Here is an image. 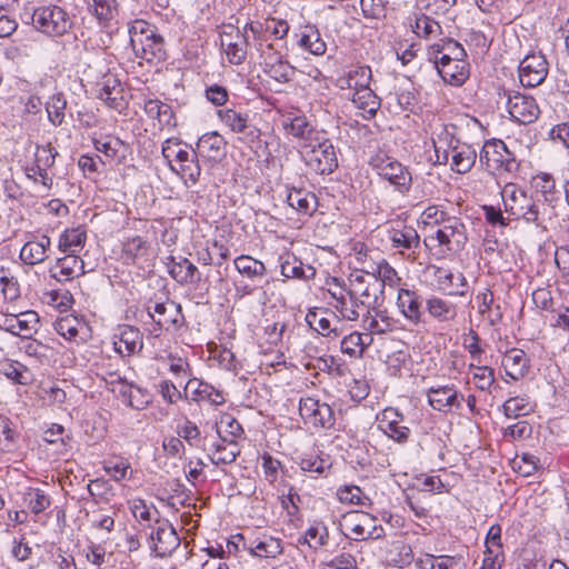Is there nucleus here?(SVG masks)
<instances>
[{
    "label": "nucleus",
    "mask_w": 569,
    "mask_h": 569,
    "mask_svg": "<svg viewBox=\"0 0 569 569\" xmlns=\"http://www.w3.org/2000/svg\"><path fill=\"white\" fill-rule=\"evenodd\" d=\"M369 164L381 178L393 186L397 191L402 194L409 192L412 177L408 168L401 162L385 152H378L371 157Z\"/></svg>",
    "instance_id": "1"
},
{
    "label": "nucleus",
    "mask_w": 569,
    "mask_h": 569,
    "mask_svg": "<svg viewBox=\"0 0 569 569\" xmlns=\"http://www.w3.org/2000/svg\"><path fill=\"white\" fill-rule=\"evenodd\" d=\"M32 23L36 29L49 36H62L72 26L67 11L58 6L37 8L32 14Z\"/></svg>",
    "instance_id": "2"
},
{
    "label": "nucleus",
    "mask_w": 569,
    "mask_h": 569,
    "mask_svg": "<svg viewBox=\"0 0 569 569\" xmlns=\"http://www.w3.org/2000/svg\"><path fill=\"white\" fill-rule=\"evenodd\" d=\"M220 121L232 132L240 134L239 139L251 149L259 148L261 131L250 123L249 114L236 109L226 108L218 111Z\"/></svg>",
    "instance_id": "3"
},
{
    "label": "nucleus",
    "mask_w": 569,
    "mask_h": 569,
    "mask_svg": "<svg viewBox=\"0 0 569 569\" xmlns=\"http://www.w3.org/2000/svg\"><path fill=\"white\" fill-rule=\"evenodd\" d=\"M481 164L489 171L516 172L519 163L513 153L508 150L506 143L501 140L487 141L479 156Z\"/></svg>",
    "instance_id": "4"
},
{
    "label": "nucleus",
    "mask_w": 569,
    "mask_h": 569,
    "mask_svg": "<svg viewBox=\"0 0 569 569\" xmlns=\"http://www.w3.org/2000/svg\"><path fill=\"white\" fill-rule=\"evenodd\" d=\"M313 140L317 143H310V149L305 151L306 163L317 173H331L338 167L333 144L329 139Z\"/></svg>",
    "instance_id": "5"
},
{
    "label": "nucleus",
    "mask_w": 569,
    "mask_h": 569,
    "mask_svg": "<svg viewBox=\"0 0 569 569\" xmlns=\"http://www.w3.org/2000/svg\"><path fill=\"white\" fill-rule=\"evenodd\" d=\"M350 282L348 295L351 300H358L361 307L367 309L376 308L381 303L383 283L376 276L371 274L369 280L363 276H356Z\"/></svg>",
    "instance_id": "6"
},
{
    "label": "nucleus",
    "mask_w": 569,
    "mask_h": 569,
    "mask_svg": "<svg viewBox=\"0 0 569 569\" xmlns=\"http://www.w3.org/2000/svg\"><path fill=\"white\" fill-rule=\"evenodd\" d=\"M154 523L149 536L150 548L157 557H168L180 546V537L169 520L156 519Z\"/></svg>",
    "instance_id": "7"
},
{
    "label": "nucleus",
    "mask_w": 569,
    "mask_h": 569,
    "mask_svg": "<svg viewBox=\"0 0 569 569\" xmlns=\"http://www.w3.org/2000/svg\"><path fill=\"white\" fill-rule=\"evenodd\" d=\"M299 415L305 423L312 425L316 428L330 429L336 422L332 408L328 403L320 402L311 397L300 398Z\"/></svg>",
    "instance_id": "8"
},
{
    "label": "nucleus",
    "mask_w": 569,
    "mask_h": 569,
    "mask_svg": "<svg viewBox=\"0 0 569 569\" xmlns=\"http://www.w3.org/2000/svg\"><path fill=\"white\" fill-rule=\"evenodd\" d=\"M148 316L153 320L157 330L177 329L183 323L181 306L167 299L163 302H149Z\"/></svg>",
    "instance_id": "9"
},
{
    "label": "nucleus",
    "mask_w": 569,
    "mask_h": 569,
    "mask_svg": "<svg viewBox=\"0 0 569 569\" xmlns=\"http://www.w3.org/2000/svg\"><path fill=\"white\" fill-rule=\"evenodd\" d=\"M427 398L432 409L443 413L461 410L465 401L455 385L432 386L427 390Z\"/></svg>",
    "instance_id": "10"
},
{
    "label": "nucleus",
    "mask_w": 569,
    "mask_h": 569,
    "mask_svg": "<svg viewBox=\"0 0 569 569\" xmlns=\"http://www.w3.org/2000/svg\"><path fill=\"white\" fill-rule=\"evenodd\" d=\"M503 94L507 97L508 112L515 121L529 124L538 119L540 109L535 98L511 91H505Z\"/></svg>",
    "instance_id": "11"
},
{
    "label": "nucleus",
    "mask_w": 569,
    "mask_h": 569,
    "mask_svg": "<svg viewBox=\"0 0 569 569\" xmlns=\"http://www.w3.org/2000/svg\"><path fill=\"white\" fill-rule=\"evenodd\" d=\"M87 11L109 36L117 30L119 3L117 0H87Z\"/></svg>",
    "instance_id": "12"
},
{
    "label": "nucleus",
    "mask_w": 569,
    "mask_h": 569,
    "mask_svg": "<svg viewBox=\"0 0 569 569\" xmlns=\"http://www.w3.org/2000/svg\"><path fill=\"white\" fill-rule=\"evenodd\" d=\"M548 74V62L543 54L531 53L519 64V78L522 86L535 88L541 84Z\"/></svg>",
    "instance_id": "13"
},
{
    "label": "nucleus",
    "mask_w": 569,
    "mask_h": 569,
    "mask_svg": "<svg viewBox=\"0 0 569 569\" xmlns=\"http://www.w3.org/2000/svg\"><path fill=\"white\" fill-rule=\"evenodd\" d=\"M436 239L448 251H458L467 242L466 227L457 217H449L436 231Z\"/></svg>",
    "instance_id": "14"
},
{
    "label": "nucleus",
    "mask_w": 569,
    "mask_h": 569,
    "mask_svg": "<svg viewBox=\"0 0 569 569\" xmlns=\"http://www.w3.org/2000/svg\"><path fill=\"white\" fill-rule=\"evenodd\" d=\"M457 127L452 123L440 124L432 132L436 163L447 164L450 153L462 142L456 137Z\"/></svg>",
    "instance_id": "15"
},
{
    "label": "nucleus",
    "mask_w": 569,
    "mask_h": 569,
    "mask_svg": "<svg viewBox=\"0 0 569 569\" xmlns=\"http://www.w3.org/2000/svg\"><path fill=\"white\" fill-rule=\"evenodd\" d=\"M113 348L121 359L139 353L143 348L141 331L133 326L122 325L113 335Z\"/></svg>",
    "instance_id": "16"
},
{
    "label": "nucleus",
    "mask_w": 569,
    "mask_h": 569,
    "mask_svg": "<svg viewBox=\"0 0 569 569\" xmlns=\"http://www.w3.org/2000/svg\"><path fill=\"white\" fill-rule=\"evenodd\" d=\"M388 239L392 248L397 249L401 254L409 252L408 256H410L420 246V236L417 230L412 226H407L400 221L388 229Z\"/></svg>",
    "instance_id": "17"
},
{
    "label": "nucleus",
    "mask_w": 569,
    "mask_h": 569,
    "mask_svg": "<svg viewBox=\"0 0 569 569\" xmlns=\"http://www.w3.org/2000/svg\"><path fill=\"white\" fill-rule=\"evenodd\" d=\"M184 398L193 402L207 401L213 406H221L226 401L221 390L197 378L187 381L184 386Z\"/></svg>",
    "instance_id": "18"
},
{
    "label": "nucleus",
    "mask_w": 569,
    "mask_h": 569,
    "mask_svg": "<svg viewBox=\"0 0 569 569\" xmlns=\"http://www.w3.org/2000/svg\"><path fill=\"white\" fill-rule=\"evenodd\" d=\"M167 260L168 272L179 284H196L201 281L200 271L189 259L169 256Z\"/></svg>",
    "instance_id": "19"
},
{
    "label": "nucleus",
    "mask_w": 569,
    "mask_h": 569,
    "mask_svg": "<svg viewBox=\"0 0 569 569\" xmlns=\"http://www.w3.org/2000/svg\"><path fill=\"white\" fill-rule=\"evenodd\" d=\"M84 273V262L77 254H67L57 259L56 263L49 269V274L58 282H68Z\"/></svg>",
    "instance_id": "20"
},
{
    "label": "nucleus",
    "mask_w": 569,
    "mask_h": 569,
    "mask_svg": "<svg viewBox=\"0 0 569 569\" xmlns=\"http://www.w3.org/2000/svg\"><path fill=\"white\" fill-rule=\"evenodd\" d=\"M435 67L441 79L452 86H461L469 77V63L466 60H450L447 56H440Z\"/></svg>",
    "instance_id": "21"
},
{
    "label": "nucleus",
    "mask_w": 569,
    "mask_h": 569,
    "mask_svg": "<svg viewBox=\"0 0 569 569\" xmlns=\"http://www.w3.org/2000/svg\"><path fill=\"white\" fill-rule=\"evenodd\" d=\"M131 48L136 58L149 63L160 62L166 58L163 38L157 32L153 33V37L147 36L142 40H136Z\"/></svg>",
    "instance_id": "22"
},
{
    "label": "nucleus",
    "mask_w": 569,
    "mask_h": 569,
    "mask_svg": "<svg viewBox=\"0 0 569 569\" xmlns=\"http://www.w3.org/2000/svg\"><path fill=\"white\" fill-rule=\"evenodd\" d=\"M227 141L218 132H208L201 136L196 146V152L199 157L218 162L226 157Z\"/></svg>",
    "instance_id": "23"
},
{
    "label": "nucleus",
    "mask_w": 569,
    "mask_h": 569,
    "mask_svg": "<svg viewBox=\"0 0 569 569\" xmlns=\"http://www.w3.org/2000/svg\"><path fill=\"white\" fill-rule=\"evenodd\" d=\"M403 416L393 408H388L382 412L379 428L391 439L399 443L408 441L410 429L403 425Z\"/></svg>",
    "instance_id": "24"
},
{
    "label": "nucleus",
    "mask_w": 569,
    "mask_h": 569,
    "mask_svg": "<svg viewBox=\"0 0 569 569\" xmlns=\"http://www.w3.org/2000/svg\"><path fill=\"white\" fill-rule=\"evenodd\" d=\"M398 307L402 316L413 326L423 323L422 298L413 290L400 289Z\"/></svg>",
    "instance_id": "25"
},
{
    "label": "nucleus",
    "mask_w": 569,
    "mask_h": 569,
    "mask_svg": "<svg viewBox=\"0 0 569 569\" xmlns=\"http://www.w3.org/2000/svg\"><path fill=\"white\" fill-rule=\"evenodd\" d=\"M517 219H523L526 222L533 223L538 228L546 230L547 223L552 219V208L548 203L535 200L529 196Z\"/></svg>",
    "instance_id": "26"
},
{
    "label": "nucleus",
    "mask_w": 569,
    "mask_h": 569,
    "mask_svg": "<svg viewBox=\"0 0 569 569\" xmlns=\"http://www.w3.org/2000/svg\"><path fill=\"white\" fill-rule=\"evenodd\" d=\"M98 98L108 107L119 109L123 100V88L120 80L111 73L104 74L98 82Z\"/></svg>",
    "instance_id": "27"
},
{
    "label": "nucleus",
    "mask_w": 569,
    "mask_h": 569,
    "mask_svg": "<svg viewBox=\"0 0 569 569\" xmlns=\"http://www.w3.org/2000/svg\"><path fill=\"white\" fill-rule=\"evenodd\" d=\"M281 274L286 279L308 280L315 277L316 269L310 264H305L292 253H283L279 257Z\"/></svg>",
    "instance_id": "28"
},
{
    "label": "nucleus",
    "mask_w": 569,
    "mask_h": 569,
    "mask_svg": "<svg viewBox=\"0 0 569 569\" xmlns=\"http://www.w3.org/2000/svg\"><path fill=\"white\" fill-rule=\"evenodd\" d=\"M262 56L263 71L270 78L281 83L289 82L292 79L296 69L287 60H283L281 56L276 53L266 56L264 51L262 52Z\"/></svg>",
    "instance_id": "29"
},
{
    "label": "nucleus",
    "mask_w": 569,
    "mask_h": 569,
    "mask_svg": "<svg viewBox=\"0 0 569 569\" xmlns=\"http://www.w3.org/2000/svg\"><path fill=\"white\" fill-rule=\"evenodd\" d=\"M198 157L193 149H187L181 160L171 166V170L179 174L186 183L189 181L194 184L201 174Z\"/></svg>",
    "instance_id": "30"
},
{
    "label": "nucleus",
    "mask_w": 569,
    "mask_h": 569,
    "mask_svg": "<svg viewBox=\"0 0 569 569\" xmlns=\"http://www.w3.org/2000/svg\"><path fill=\"white\" fill-rule=\"evenodd\" d=\"M501 365L506 375L513 380H519L529 370V359L526 352L518 348L506 351Z\"/></svg>",
    "instance_id": "31"
},
{
    "label": "nucleus",
    "mask_w": 569,
    "mask_h": 569,
    "mask_svg": "<svg viewBox=\"0 0 569 569\" xmlns=\"http://www.w3.org/2000/svg\"><path fill=\"white\" fill-rule=\"evenodd\" d=\"M427 56L430 61L438 63L439 56H447L450 60H465L467 57L463 47L453 39L446 38L428 47Z\"/></svg>",
    "instance_id": "32"
},
{
    "label": "nucleus",
    "mask_w": 569,
    "mask_h": 569,
    "mask_svg": "<svg viewBox=\"0 0 569 569\" xmlns=\"http://www.w3.org/2000/svg\"><path fill=\"white\" fill-rule=\"evenodd\" d=\"M51 247V240L43 234L38 240H30L20 250V259L30 266L41 263L46 260L47 251Z\"/></svg>",
    "instance_id": "33"
},
{
    "label": "nucleus",
    "mask_w": 569,
    "mask_h": 569,
    "mask_svg": "<svg viewBox=\"0 0 569 569\" xmlns=\"http://www.w3.org/2000/svg\"><path fill=\"white\" fill-rule=\"evenodd\" d=\"M372 522H376V518L365 511H352L343 516V525L356 541L366 540V535L372 527Z\"/></svg>",
    "instance_id": "34"
},
{
    "label": "nucleus",
    "mask_w": 569,
    "mask_h": 569,
    "mask_svg": "<svg viewBox=\"0 0 569 569\" xmlns=\"http://www.w3.org/2000/svg\"><path fill=\"white\" fill-rule=\"evenodd\" d=\"M435 279L442 290H447L450 296H465V289H458V287L466 288L467 279L461 272L453 273L449 269L437 267L435 270Z\"/></svg>",
    "instance_id": "35"
},
{
    "label": "nucleus",
    "mask_w": 569,
    "mask_h": 569,
    "mask_svg": "<svg viewBox=\"0 0 569 569\" xmlns=\"http://www.w3.org/2000/svg\"><path fill=\"white\" fill-rule=\"evenodd\" d=\"M38 323V313L31 310L4 319V325L9 332L13 335H24L26 337L37 331Z\"/></svg>",
    "instance_id": "36"
},
{
    "label": "nucleus",
    "mask_w": 569,
    "mask_h": 569,
    "mask_svg": "<svg viewBox=\"0 0 569 569\" xmlns=\"http://www.w3.org/2000/svg\"><path fill=\"white\" fill-rule=\"evenodd\" d=\"M450 156L451 169L459 174L468 173L473 168L477 160L475 148L465 142L457 144Z\"/></svg>",
    "instance_id": "37"
},
{
    "label": "nucleus",
    "mask_w": 569,
    "mask_h": 569,
    "mask_svg": "<svg viewBox=\"0 0 569 569\" xmlns=\"http://www.w3.org/2000/svg\"><path fill=\"white\" fill-rule=\"evenodd\" d=\"M57 154L58 152L50 143L37 147V151L34 154L36 167L31 168L30 171L41 177L42 183L46 187H50L52 183V179L48 177L47 170L54 164Z\"/></svg>",
    "instance_id": "38"
},
{
    "label": "nucleus",
    "mask_w": 569,
    "mask_h": 569,
    "mask_svg": "<svg viewBox=\"0 0 569 569\" xmlns=\"http://www.w3.org/2000/svg\"><path fill=\"white\" fill-rule=\"evenodd\" d=\"M248 549L252 556L266 559L277 558L283 552L281 539L267 535L253 540Z\"/></svg>",
    "instance_id": "39"
},
{
    "label": "nucleus",
    "mask_w": 569,
    "mask_h": 569,
    "mask_svg": "<svg viewBox=\"0 0 569 569\" xmlns=\"http://www.w3.org/2000/svg\"><path fill=\"white\" fill-rule=\"evenodd\" d=\"M330 316L335 318V315L328 310H310L306 316V321L309 327L319 335L323 337L338 338L340 336V331L337 327H331Z\"/></svg>",
    "instance_id": "40"
},
{
    "label": "nucleus",
    "mask_w": 569,
    "mask_h": 569,
    "mask_svg": "<svg viewBox=\"0 0 569 569\" xmlns=\"http://www.w3.org/2000/svg\"><path fill=\"white\" fill-rule=\"evenodd\" d=\"M213 452L209 455L210 461L213 465H230L240 455V448L236 440H228L226 437H220L219 441L212 445Z\"/></svg>",
    "instance_id": "41"
},
{
    "label": "nucleus",
    "mask_w": 569,
    "mask_h": 569,
    "mask_svg": "<svg viewBox=\"0 0 569 569\" xmlns=\"http://www.w3.org/2000/svg\"><path fill=\"white\" fill-rule=\"evenodd\" d=\"M87 240V232L82 226L66 229L59 239V250L68 254H77L82 250Z\"/></svg>",
    "instance_id": "42"
},
{
    "label": "nucleus",
    "mask_w": 569,
    "mask_h": 569,
    "mask_svg": "<svg viewBox=\"0 0 569 569\" xmlns=\"http://www.w3.org/2000/svg\"><path fill=\"white\" fill-rule=\"evenodd\" d=\"M352 102L357 109L361 110V116L366 119L375 117L380 108V99L370 88L356 90Z\"/></svg>",
    "instance_id": "43"
},
{
    "label": "nucleus",
    "mask_w": 569,
    "mask_h": 569,
    "mask_svg": "<svg viewBox=\"0 0 569 569\" xmlns=\"http://www.w3.org/2000/svg\"><path fill=\"white\" fill-rule=\"evenodd\" d=\"M143 110L151 119H157L161 126H176V118L172 107L159 99H148L144 101Z\"/></svg>",
    "instance_id": "44"
},
{
    "label": "nucleus",
    "mask_w": 569,
    "mask_h": 569,
    "mask_svg": "<svg viewBox=\"0 0 569 569\" xmlns=\"http://www.w3.org/2000/svg\"><path fill=\"white\" fill-rule=\"evenodd\" d=\"M93 144L97 151L118 162L124 159L128 149V146L121 139L111 136L94 139Z\"/></svg>",
    "instance_id": "45"
},
{
    "label": "nucleus",
    "mask_w": 569,
    "mask_h": 569,
    "mask_svg": "<svg viewBox=\"0 0 569 569\" xmlns=\"http://www.w3.org/2000/svg\"><path fill=\"white\" fill-rule=\"evenodd\" d=\"M502 200L505 211L516 219L521 213L523 204H526L527 198L529 197L523 190L517 188L515 184H507L502 192Z\"/></svg>",
    "instance_id": "46"
},
{
    "label": "nucleus",
    "mask_w": 569,
    "mask_h": 569,
    "mask_svg": "<svg viewBox=\"0 0 569 569\" xmlns=\"http://www.w3.org/2000/svg\"><path fill=\"white\" fill-rule=\"evenodd\" d=\"M288 204L302 213H311L317 208V197L305 189L292 188L287 196Z\"/></svg>",
    "instance_id": "47"
},
{
    "label": "nucleus",
    "mask_w": 569,
    "mask_h": 569,
    "mask_svg": "<svg viewBox=\"0 0 569 569\" xmlns=\"http://www.w3.org/2000/svg\"><path fill=\"white\" fill-rule=\"evenodd\" d=\"M298 44L300 48L315 56H322L327 49L326 42L322 40L319 30L315 26L305 27Z\"/></svg>",
    "instance_id": "48"
},
{
    "label": "nucleus",
    "mask_w": 569,
    "mask_h": 569,
    "mask_svg": "<svg viewBox=\"0 0 569 569\" xmlns=\"http://www.w3.org/2000/svg\"><path fill=\"white\" fill-rule=\"evenodd\" d=\"M428 313L439 321H450L457 315L456 306L442 298L430 297L426 301Z\"/></svg>",
    "instance_id": "49"
},
{
    "label": "nucleus",
    "mask_w": 569,
    "mask_h": 569,
    "mask_svg": "<svg viewBox=\"0 0 569 569\" xmlns=\"http://www.w3.org/2000/svg\"><path fill=\"white\" fill-rule=\"evenodd\" d=\"M329 531L321 521H315L306 531L305 536L298 539L300 545L307 543L313 550L328 545Z\"/></svg>",
    "instance_id": "50"
},
{
    "label": "nucleus",
    "mask_w": 569,
    "mask_h": 569,
    "mask_svg": "<svg viewBox=\"0 0 569 569\" xmlns=\"http://www.w3.org/2000/svg\"><path fill=\"white\" fill-rule=\"evenodd\" d=\"M177 435L181 440H184L190 447L201 448L207 450L206 440L207 437H201L199 427L188 418L177 426Z\"/></svg>",
    "instance_id": "51"
},
{
    "label": "nucleus",
    "mask_w": 569,
    "mask_h": 569,
    "mask_svg": "<svg viewBox=\"0 0 569 569\" xmlns=\"http://www.w3.org/2000/svg\"><path fill=\"white\" fill-rule=\"evenodd\" d=\"M233 264L240 274L249 279L262 278L267 272L262 261L246 254L237 257Z\"/></svg>",
    "instance_id": "52"
},
{
    "label": "nucleus",
    "mask_w": 569,
    "mask_h": 569,
    "mask_svg": "<svg viewBox=\"0 0 569 569\" xmlns=\"http://www.w3.org/2000/svg\"><path fill=\"white\" fill-rule=\"evenodd\" d=\"M123 359H112V358H103L99 363H97V376L101 377V379L108 385L113 386L114 383H119L123 376L119 369V362H122Z\"/></svg>",
    "instance_id": "53"
},
{
    "label": "nucleus",
    "mask_w": 569,
    "mask_h": 569,
    "mask_svg": "<svg viewBox=\"0 0 569 569\" xmlns=\"http://www.w3.org/2000/svg\"><path fill=\"white\" fill-rule=\"evenodd\" d=\"M411 28L419 38L423 39H430L442 33L439 22L423 13L416 17L415 23L411 24Z\"/></svg>",
    "instance_id": "54"
},
{
    "label": "nucleus",
    "mask_w": 569,
    "mask_h": 569,
    "mask_svg": "<svg viewBox=\"0 0 569 569\" xmlns=\"http://www.w3.org/2000/svg\"><path fill=\"white\" fill-rule=\"evenodd\" d=\"M249 41L247 36H236L234 42L226 44L224 52L229 63L239 66L244 62L247 58Z\"/></svg>",
    "instance_id": "55"
},
{
    "label": "nucleus",
    "mask_w": 569,
    "mask_h": 569,
    "mask_svg": "<svg viewBox=\"0 0 569 569\" xmlns=\"http://www.w3.org/2000/svg\"><path fill=\"white\" fill-rule=\"evenodd\" d=\"M23 503L32 513L39 515L49 508L51 500L44 491L38 488H28L23 493Z\"/></svg>",
    "instance_id": "56"
},
{
    "label": "nucleus",
    "mask_w": 569,
    "mask_h": 569,
    "mask_svg": "<svg viewBox=\"0 0 569 569\" xmlns=\"http://www.w3.org/2000/svg\"><path fill=\"white\" fill-rule=\"evenodd\" d=\"M283 127L289 134L296 138L313 140L311 137L315 133L313 128L303 116L286 119Z\"/></svg>",
    "instance_id": "57"
},
{
    "label": "nucleus",
    "mask_w": 569,
    "mask_h": 569,
    "mask_svg": "<svg viewBox=\"0 0 569 569\" xmlns=\"http://www.w3.org/2000/svg\"><path fill=\"white\" fill-rule=\"evenodd\" d=\"M67 108V101L62 93H54L46 103V110L48 113L49 121L53 126H60L64 120V110Z\"/></svg>",
    "instance_id": "58"
},
{
    "label": "nucleus",
    "mask_w": 569,
    "mask_h": 569,
    "mask_svg": "<svg viewBox=\"0 0 569 569\" xmlns=\"http://www.w3.org/2000/svg\"><path fill=\"white\" fill-rule=\"evenodd\" d=\"M299 466L305 472L326 475L327 470H329L331 467V462L329 457L323 458L315 453H309L301 457Z\"/></svg>",
    "instance_id": "59"
},
{
    "label": "nucleus",
    "mask_w": 569,
    "mask_h": 569,
    "mask_svg": "<svg viewBox=\"0 0 569 569\" xmlns=\"http://www.w3.org/2000/svg\"><path fill=\"white\" fill-rule=\"evenodd\" d=\"M503 412L508 418H517L519 416H526L532 411V406L528 397H511L505 401Z\"/></svg>",
    "instance_id": "60"
},
{
    "label": "nucleus",
    "mask_w": 569,
    "mask_h": 569,
    "mask_svg": "<svg viewBox=\"0 0 569 569\" xmlns=\"http://www.w3.org/2000/svg\"><path fill=\"white\" fill-rule=\"evenodd\" d=\"M363 328L369 331L370 335H383L392 330V322L387 317L379 312L376 316L368 315L363 319Z\"/></svg>",
    "instance_id": "61"
},
{
    "label": "nucleus",
    "mask_w": 569,
    "mask_h": 569,
    "mask_svg": "<svg viewBox=\"0 0 569 569\" xmlns=\"http://www.w3.org/2000/svg\"><path fill=\"white\" fill-rule=\"evenodd\" d=\"M371 69L368 66H359L350 70L348 73L347 84L349 89L360 90L370 88Z\"/></svg>",
    "instance_id": "62"
},
{
    "label": "nucleus",
    "mask_w": 569,
    "mask_h": 569,
    "mask_svg": "<svg viewBox=\"0 0 569 569\" xmlns=\"http://www.w3.org/2000/svg\"><path fill=\"white\" fill-rule=\"evenodd\" d=\"M332 297L336 300L333 308L341 315L343 319L356 321L359 318L358 309L361 307V305L358 300H351L349 298L348 301L343 296L338 297L336 293H332Z\"/></svg>",
    "instance_id": "63"
},
{
    "label": "nucleus",
    "mask_w": 569,
    "mask_h": 569,
    "mask_svg": "<svg viewBox=\"0 0 569 569\" xmlns=\"http://www.w3.org/2000/svg\"><path fill=\"white\" fill-rule=\"evenodd\" d=\"M340 349L343 353L349 355L350 357H361L366 349L362 333L355 331L346 336L341 340Z\"/></svg>",
    "instance_id": "64"
}]
</instances>
